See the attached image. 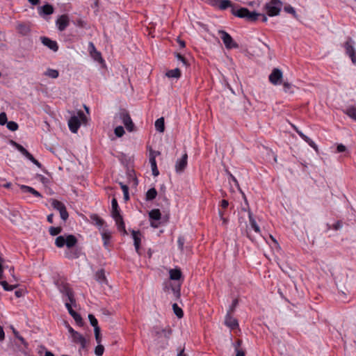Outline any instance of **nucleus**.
<instances>
[{
    "mask_svg": "<svg viewBox=\"0 0 356 356\" xmlns=\"http://www.w3.org/2000/svg\"><path fill=\"white\" fill-rule=\"evenodd\" d=\"M172 330L170 326L155 325L152 330V337L154 343L161 348H165L171 337Z\"/></svg>",
    "mask_w": 356,
    "mask_h": 356,
    "instance_id": "1",
    "label": "nucleus"
},
{
    "mask_svg": "<svg viewBox=\"0 0 356 356\" xmlns=\"http://www.w3.org/2000/svg\"><path fill=\"white\" fill-rule=\"evenodd\" d=\"M4 259L0 256V280L3 278V269L6 268ZM12 279H9V282L5 280H0V284L5 291H10L18 286L17 280L14 275V268L12 267L9 270Z\"/></svg>",
    "mask_w": 356,
    "mask_h": 356,
    "instance_id": "2",
    "label": "nucleus"
},
{
    "mask_svg": "<svg viewBox=\"0 0 356 356\" xmlns=\"http://www.w3.org/2000/svg\"><path fill=\"white\" fill-rule=\"evenodd\" d=\"M231 13L233 15L245 19L248 22H255L261 15L256 12H250L246 8H241L236 5L234 7H232Z\"/></svg>",
    "mask_w": 356,
    "mask_h": 356,
    "instance_id": "3",
    "label": "nucleus"
},
{
    "mask_svg": "<svg viewBox=\"0 0 356 356\" xmlns=\"http://www.w3.org/2000/svg\"><path fill=\"white\" fill-rule=\"evenodd\" d=\"M77 241V238L72 234L59 236L55 240V245L59 248L66 245L70 249L75 246Z\"/></svg>",
    "mask_w": 356,
    "mask_h": 356,
    "instance_id": "4",
    "label": "nucleus"
},
{
    "mask_svg": "<svg viewBox=\"0 0 356 356\" xmlns=\"http://www.w3.org/2000/svg\"><path fill=\"white\" fill-rule=\"evenodd\" d=\"M111 207H112V216L114 218L118 229L120 230H122L124 234H127V232L125 230V226L124 223L122 219V216L120 213V211L118 209V202L115 198H113L111 201Z\"/></svg>",
    "mask_w": 356,
    "mask_h": 356,
    "instance_id": "5",
    "label": "nucleus"
},
{
    "mask_svg": "<svg viewBox=\"0 0 356 356\" xmlns=\"http://www.w3.org/2000/svg\"><path fill=\"white\" fill-rule=\"evenodd\" d=\"M282 6V3L280 0H270V2L266 3L265 8L267 14L270 16H277L280 14Z\"/></svg>",
    "mask_w": 356,
    "mask_h": 356,
    "instance_id": "6",
    "label": "nucleus"
},
{
    "mask_svg": "<svg viewBox=\"0 0 356 356\" xmlns=\"http://www.w3.org/2000/svg\"><path fill=\"white\" fill-rule=\"evenodd\" d=\"M86 118L82 111L78 113V116H72L68 121L70 130L73 133H76L81 125V120L85 121Z\"/></svg>",
    "mask_w": 356,
    "mask_h": 356,
    "instance_id": "7",
    "label": "nucleus"
},
{
    "mask_svg": "<svg viewBox=\"0 0 356 356\" xmlns=\"http://www.w3.org/2000/svg\"><path fill=\"white\" fill-rule=\"evenodd\" d=\"M220 35L225 47L228 49H236L238 47V44L233 40L232 36L225 31L219 30Z\"/></svg>",
    "mask_w": 356,
    "mask_h": 356,
    "instance_id": "8",
    "label": "nucleus"
},
{
    "mask_svg": "<svg viewBox=\"0 0 356 356\" xmlns=\"http://www.w3.org/2000/svg\"><path fill=\"white\" fill-rule=\"evenodd\" d=\"M282 72L278 68H275L269 75V81L273 85H279L282 83Z\"/></svg>",
    "mask_w": 356,
    "mask_h": 356,
    "instance_id": "9",
    "label": "nucleus"
},
{
    "mask_svg": "<svg viewBox=\"0 0 356 356\" xmlns=\"http://www.w3.org/2000/svg\"><path fill=\"white\" fill-rule=\"evenodd\" d=\"M70 24V18L67 15H60L56 20V24L60 31H63Z\"/></svg>",
    "mask_w": 356,
    "mask_h": 356,
    "instance_id": "10",
    "label": "nucleus"
},
{
    "mask_svg": "<svg viewBox=\"0 0 356 356\" xmlns=\"http://www.w3.org/2000/svg\"><path fill=\"white\" fill-rule=\"evenodd\" d=\"M345 49L346 54L350 56L351 60L353 63H356V55L355 51L353 47V42L351 39L348 40L345 43Z\"/></svg>",
    "mask_w": 356,
    "mask_h": 356,
    "instance_id": "11",
    "label": "nucleus"
},
{
    "mask_svg": "<svg viewBox=\"0 0 356 356\" xmlns=\"http://www.w3.org/2000/svg\"><path fill=\"white\" fill-rule=\"evenodd\" d=\"M72 340L74 343L80 345V349H85L87 346V340L86 338L79 332H76L72 336Z\"/></svg>",
    "mask_w": 356,
    "mask_h": 356,
    "instance_id": "12",
    "label": "nucleus"
},
{
    "mask_svg": "<svg viewBox=\"0 0 356 356\" xmlns=\"http://www.w3.org/2000/svg\"><path fill=\"white\" fill-rule=\"evenodd\" d=\"M59 291L63 294L67 296L69 301L71 303H74L75 302V300L74 298V294L72 291L71 289L69 287L68 284H62L59 286Z\"/></svg>",
    "mask_w": 356,
    "mask_h": 356,
    "instance_id": "13",
    "label": "nucleus"
},
{
    "mask_svg": "<svg viewBox=\"0 0 356 356\" xmlns=\"http://www.w3.org/2000/svg\"><path fill=\"white\" fill-rule=\"evenodd\" d=\"M188 155L185 153L180 159H178L175 164V170L178 173L182 172L187 166Z\"/></svg>",
    "mask_w": 356,
    "mask_h": 356,
    "instance_id": "14",
    "label": "nucleus"
},
{
    "mask_svg": "<svg viewBox=\"0 0 356 356\" xmlns=\"http://www.w3.org/2000/svg\"><path fill=\"white\" fill-rule=\"evenodd\" d=\"M225 324L232 330L236 329L238 326L237 320L231 316L229 312L225 316Z\"/></svg>",
    "mask_w": 356,
    "mask_h": 356,
    "instance_id": "15",
    "label": "nucleus"
},
{
    "mask_svg": "<svg viewBox=\"0 0 356 356\" xmlns=\"http://www.w3.org/2000/svg\"><path fill=\"white\" fill-rule=\"evenodd\" d=\"M71 304L72 303L70 302H66L65 307H67L70 314L73 317V318L74 319L76 323L79 325H82L83 321H82L81 316L78 313H76L74 310L72 309Z\"/></svg>",
    "mask_w": 356,
    "mask_h": 356,
    "instance_id": "16",
    "label": "nucleus"
},
{
    "mask_svg": "<svg viewBox=\"0 0 356 356\" xmlns=\"http://www.w3.org/2000/svg\"><path fill=\"white\" fill-rule=\"evenodd\" d=\"M42 43L49 48L51 50L54 51H56L58 49V44L56 41L51 40L48 38L42 37L41 38Z\"/></svg>",
    "mask_w": 356,
    "mask_h": 356,
    "instance_id": "17",
    "label": "nucleus"
},
{
    "mask_svg": "<svg viewBox=\"0 0 356 356\" xmlns=\"http://www.w3.org/2000/svg\"><path fill=\"white\" fill-rule=\"evenodd\" d=\"M122 118L126 129L129 131H132L134 129V123L129 114L123 113L122 115Z\"/></svg>",
    "mask_w": 356,
    "mask_h": 356,
    "instance_id": "18",
    "label": "nucleus"
},
{
    "mask_svg": "<svg viewBox=\"0 0 356 356\" xmlns=\"http://www.w3.org/2000/svg\"><path fill=\"white\" fill-rule=\"evenodd\" d=\"M131 234L134 241V246L136 248V251L139 253V248L140 245V233L138 231L133 230L131 232Z\"/></svg>",
    "mask_w": 356,
    "mask_h": 356,
    "instance_id": "19",
    "label": "nucleus"
},
{
    "mask_svg": "<svg viewBox=\"0 0 356 356\" xmlns=\"http://www.w3.org/2000/svg\"><path fill=\"white\" fill-rule=\"evenodd\" d=\"M217 2L219 3L218 7L221 10H225L227 8H230L232 9V7L235 6V5L229 0H215V3Z\"/></svg>",
    "mask_w": 356,
    "mask_h": 356,
    "instance_id": "20",
    "label": "nucleus"
},
{
    "mask_svg": "<svg viewBox=\"0 0 356 356\" xmlns=\"http://www.w3.org/2000/svg\"><path fill=\"white\" fill-rule=\"evenodd\" d=\"M10 143L26 158H28L31 155V154L22 145L18 144L14 140H10Z\"/></svg>",
    "mask_w": 356,
    "mask_h": 356,
    "instance_id": "21",
    "label": "nucleus"
},
{
    "mask_svg": "<svg viewBox=\"0 0 356 356\" xmlns=\"http://www.w3.org/2000/svg\"><path fill=\"white\" fill-rule=\"evenodd\" d=\"M10 143L26 158H28L31 155V154L22 145L18 144L14 140H10Z\"/></svg>",
    "mask_w": 356,
    "mask_h": 356,
    "instance_id": "22",
    "label": "nucleus"
},
{
    "mask_svg": "<svg viewBox=\"0 0 356 356\" xmlns=\"http://www.w3.org/2000/svg\"><path fill=\"white\" fill-rule=\"evenodd\" d=\"M17 30L20 34L26 35L30 32V26L26 24H19Z\"/></svg>",
    "mask_w": 356,
    "mask_h": 356,
    "instance_id": "23",
    "label": "nucleus"
},
{
    "mask_svg": "<svg viewBox=\"0 0 356 356\" xmlns=\"http://www.w3.org/2000/svg\"><path fill=\"white\" fill-rule=\"evenodd\" d=\"M54 13V8L50 4H46L40 8V14L51 15Z\"/></svg>",
    "mask_w": 356,
    "mask_h": 356,
    "instance_id": "24",
    "label": "nucleus"
},
{
    "mask_svg": "<svg viewBox=\"0 0 356 356\" xmlns=\"http://www.w3.org/2000/svg\"><path fill=\"white\" fill-rule=\"evenodd\" d=\"M169 273L170 278L172 280H179L181 277V272L179 269H171Z\"/></svg>",
    "mask_w": 356,
    "mask_h": 356,
    "instance_id": "25",
    "label": "nucleus"
},
{
    "mask_svg": "<svg viewBox=\"0 0 356 356\" xmlns=\"http://www.w3.org/2000/svg\"><path fill=\"white\" fill-rule=\"evenodd\" d=\"M155 128L156 129L162 133L164 131L165 125H164V119L163 118H159L155 122Z\"/></svg>",
    "mask_w": 356,
    "mask_h": 356,
    "instance_id": "26",
    "label": "nucleus"
},
{
    "mask_svg": "<svg viewBox=\"0 0 356 356\" xmlns=\"http://www.w3.org/2000/svg\"><path fill=\"white\" fill-rule=\"evenodd\" d=\"M51 206L54 209L58 210L59 211V213L60 212V211H62L66 208L65 204L63 202H61L57 200H53L51 201Z\"/></svg>",
    "mask_w": 356,
    "mask_h": 356,
    "instance_id": "27",
    "label": "nucleus"
},
{
    "mask_svg": "<svg viewBox=\"0 0 356 356\" xmlns=\"http://www.w3.org/2000/svg\"><path fill=\"white\" fill-rule=\"evenodd\" d=\"M248 215H249V220H250V224L251 227L254 230L255 232L259 233L260 232L259 227L257 224L255 220L253 218L252 213L250 211H249Z\"/></svg>",
    "mask_w": 356,
    "mask_h": 356,
    "instance_id": "28",
    "label": "nucleus"
},
{
    "mask_svg": "<svg viewBox=\"0 0 356 356\" xmlns=\"http://www.w3.org/2000/svg\"><path fill=\"white\" fill-rule=\"evenodd\" d=\"M166 76L170 78H179L181 76V72L179 68L169 70L166 72Z\"/></svg>",
    "mask_w": 356,
    "mask_h": 356,
    "instance_id": "29",
    "label": "nucleus"
},
{
    "mask_svg": "<svg viewBox=\"0 0 356 356\" xmlns=\"http://www.w3.org/2000/svg\"><path fill=\"white\" fill-rule=\"evenodd\" d=\"M157 195V191L154 188L149 189L146 193V200L150 201L154 200Z\"/></svg>",
    "mask_w": 356,
    "mask_h": 356,
    "instance_id": "30",
    "label": "nucleus"
},
{
    "mask_svg": "<svg viewBox=\"0 0 356 356\" xmlns=\"http://www.w3.org/2000/svg\"><path fill=\"white\" fill-rule=\"evenodd\" d=\"M345 113L348 115L350 118L353 119L356 121V107L355 106H350L348 107Z\"/></svg>",
    "mask_w": 356,
    "mask_h": 356,
    "instance_id": "31",
    "label": "nucleus"
},
{
    "mask_svg": "<svg viewBox=\"0 0 356 356\" xmlns=\"http://www.w3.org/2000/svg\"><path fill=\"white\" fill-rule=\"evenodd\" d=\"M161 212L159 211V209H152L149 213V216L151 219H153V220H158L161 218Z\"/></svg>",
    "mask_w": 356,
    "mask_h": 356,
    "instance_id": "32",
    "label": "nucleus"
},
{
    "mask_svg": "<svg viewBox=\"0 0 356 356\" xmlns=\"http://www.w3.org/2000/svg\"><path fill=\"white\" fill-rule=\"evenodd\" d=\"M96 279L99 282L103 283L106 282V277L104 270H98L96 273Z\"/></svg>",
    "mask_w": 356,
    "mask_h": 356,
    "instance_id": "33",
    "label": "nucleus"
},
{
    "mask_svg": "<svg viewBox=\"0 0 356 356\" xmlns=\"http://www.w3.org/2000/svg\"><path fill=\"white\" fill-rule=\"evenodd\" d=\"M172 309L174 313L178 318H182L184 316V312L182 309L177 305V304L175 303L172 305Z\"/></svg>",
    "mask_w": 356,
    "mask_h": 356,
    "instance_id": "34",
    "label": "nucleus"
},
{
    "mask_svg": "<svg viewBox=\"0 0 356 356\" xmlns=\"http://www.w3.org/2000/svg\"><path fill=\"white\" fill-rule=\"evenodd\" d=\"M44 74L49 77H51L52 79H56L58 76V70H53V69H48Z\"/></svg>",
    "mask_w": 356,
    "mask_h": 356,
    "instance_id": "35",
    "label": "nucleus"
},
{
    "mask_svg": "<svg viewBox=\"0 0 356 356\" xmlns=\"http://www.w3.org/2000/svg\"><path fill=\"white\" fill-rule=\"evenodd\" d=\"M88 319H89V321H90L91 325L94 327V330L95 328H99V327L98 325V321L93 314H89Z\"/></svg>",
    "mask_w": 356,
    "mask_h": 356,
    "instance_id": "36",
    "label": "nucleus"
},
{
    "mask_svg": "<svg viewBox=\"0 0 356 356\" xmlns=\"http://www.w3.org/2000/svg\"><path fill=\"white\" fill-rule=\"evenodd\" d=\"M62 231V228L60 227H50L49 229V234L51 236H56L59 234Z\"/></svg>",
    "mask_w": 356,
    "mask_h": 356,
    "instance_id": "37",
    "label": "nucleus"
},
{
    "mask_svg": "<svg viewBox=\"0 0 356 356\" xmlns=\"http://www.w3.org/2000/svg\"><path fill=\"white\" fill-rule=\"evenodd\" d=\"M159 154H160L159 152H153V151H152L150 152L149 163H150L151 166L153 165L156 164V156L157 155H159Z\"/></svg>",
    "mask_w": 356,
    "mask_h": 356,
    "instance_id": "38",
    "label": "nucleus"
},
{
    "mask_svg": "<svg viewBox=\"0 0 356 356\" xmlns=\"http://www.w3.org/2000/svg\"><path fill=\"white\" fill-rule=\"evenodd\" d=\"M92 220L97 225V226H102L104 224V220L100 218L97 215H92L91 216Z\"/></svg>",
    "mask_w": 356,
    "mask_h": 356,
    "instance_id": "39",
    "label": "nucleus"
},
{
    "mask_svg": "<svg viewBox=\"0 0 356 356\" xmlns=\"http://www.w3.org/2000/svg\"><path fill=\"white\" fill-rule=\"evenodd\" d=\"M102 239L104 241V246H107L111 239V234L109 232H104L102 234Z\"/></svg>",
    "mask_w": 356,
    "mask_h": 356,
    "instance_id": "40",
    "label": "nucleus"
},
{
    "mask_svg": "<svg viewBox=\"0 0 356 356\" xmlns=\"http://www.w3.org/2000/svg\"><path fill=\"white\" fill-rule=\"evenodd\" d=\"M97 344L95 349V353L97 356H102L104 351V347L100 343Z\"/></svg>",
    "mask_w": 356,
    "mask_h": 356,
    "instance_id": "41",
    "label": "nucleus"
},
{
    "mask_svg": "<svg viewBox=\"0 0 356 356\" xmlns=\"http://www.w3.org/2000/svg\"><path fill=\"white\" fill-rule=\"evenodd\" d=\"M6 124L7 128L12 131H15L18 129V124L15 122L10 121L8 122Z\"/></svg>",
    "mask_w": 356,
    "mask_h": 356,
    "instance_id": "42",
    "label": "nucleus"
},
{
    "mask_svg": "<svg viewBox=\"0 0 356 356\" xmlns=\"http://www.w3.org/2000/svg\"><path fill=\"white\" fill-rule=\"evenodd\" d=\"M94 332H95V337L96 342L97 343H100L101 341H102V336H101V334H100V327L99 328H95L94 330Z\"/></svg>",
    "mask_w": 356,
    "mask_h": 356,
    "instance_id": "43",
    "label": "nucleus"
},
{
    "mask_svg": "<svg viewBox=\"0 0 356 356\" xmlns=\"http://www.w3.org/2000/svg\"><path fill=\"white\" fill-rule=\"evenodd\" d=\"M115 134L118 136V137H121L124 135V128L122 127V126H118L115 129Z\"/></svg>",
    "mask_w": 356,
    "mask_h": 356,
    "instance_id": "44",
    "label": "nucleus"
},
{
    "mask_svg": "<svg viewBox=\"0 0 356 356\" xmlns=\"http://www.w3.org/2000/svg\"><path fill=\"white\" fill-rule=\"evenodd\" d=\"M184 243H185V239L183 236H179L178 238V240H177V243H178V248L179 249L183 252L184 251Z\"/></svg>",
    "mask_w": 356,
    "mask_h": 356,
    "instance_id": "45",
    "label": "nucleus"
},
{
    "mask_svg": "<svg viewBox=\"0 0 356 356\" xmlns=\"http://www.w3.org/2000/svg\"><path fill=\"white\" fill-rule=\"evenodd\" d=\"M20 188L22 190V191L24 193H32L33 191H34V188H32L31 186H25V185H21L20 186Z\"/></svg>",
    "mask_w": 356,
    "mask_h": 356,
    "instance_id": "46",
    "label": "nucleus"
},
{
    "mask_svg": "<svg viewBox=\"0 0 356 356\" xmlns=\"http://www.w3.org/2000/svg\"><path fill=\"white\" fill-rule=\"evenodd\" d=\"M7 122V116L5 113H0V124L4 125Z\"/></svg>",
    "mask_w": 356,
    "mask_h": 356,
    "instance_id": "47",
    "label": "nucleus"
},
{
    "mask_svg": "<svg viewBox=\"0 0 356 356\" xmlns=\"http://www.w3.org/2000/svg\"><path fill=\"white\" fill-rule=\"evenodd\" d=\"M60 218H62V220H63L64 221H65L68 218L69 215L66 210V208L65 209L60 211Z\"/></svg>",
    "mask_w": 356,
    "mask_h": 356,
    "instance_id": "48",
    "label": "nucleus"
},
{
    "mask_svg": "<svg viewBox=\"0 0 356 356\" xmlns=\"http://www.w3.org/2000/svg\"><path fill=\"white\" fill-rule=\"evenodd\" d=\"M284 10L286 12V13H291L292 14L294 17H296V10L295 9L289 6H286L284 8Z\"/></svg>",
    "mask_w": 356,
    "mask_h": 356,
    "instance_id": "49",
    "label": "nucleus"
},
{
    "mask_svg": "<svg viewBox=\"0 0 356 356\" xmlns=\"http://www.w3.org/2000/svg\"><path fill=\"white\" fill-rule=\"evenodd\" d=\"M172 291L174 295L177 298H179L180 296V287H179V286H172Z\"/></svg>",
    "mask_w": 356,
    "mask_h": 356,
    "instance_id": "50",
    "label": "nucleus"
},
{
    "mask_svg": "<svg viewBox=\"0 0 356 356\" xmlns=\"http://www.w3.org/2000/svg\"><path fill=\"white\" fill-rule=\"evenodd\" d=\"M283 86H284V92H288L290 91V89L291 88L292 85L290 83L287 82V81H284L283 83Z\"/></svg>",
    "mask_w": 356,
    "mask_h": 356,
    "instance_id": "51",
    "label": "nucleus"
},
{
    "mask_svg": "<svg viewBox=\"0 0 356 356\" xmlns=\"http://www.w3.org/2000/svg\"><path fill=\"white\" fill-rule=\"evenodd\" d=\"M29 160H30L32 163H33L35 165H37L38 168H41V164L38 161H37L31 154L27 158Z\"/></svg>",
    "mask_w": 356,
    "mask_h": 356,
    "instance_id": "52",
    "label": "nucleus"
},
{
    "mask_svg": "<svg viewBox=\"0 0 356 356\" xmlns=\"http://www.w3.org/2000/svg\"><path fill=\"white\" fill-rule=\"evenodd\" d=\"M346 150V147L345 145H343V144H339L337 145V152L340 153V152H343Z\"/></svg>",
    "mask_w": 356,
    "mask_h": 356,
    "instance_id": "53",
    "label": "nucleus"
},
{
    "mask_svg": "<svg viewBox=\"0 0 356 356\" xmlns=\"http://www.w3.org/2000/svg\"><path fill=\"white\" fill-rule=\"evenodd\" d=\"M176 57L178 60L181 61L184 65H186V60L184 56H182L181 54H177L176 55Z\"/></svg>",
    "mask_w": 356,
    "mask_h": 356,
    "instance_id": "54",
    "label": "nucleus"
},
{
    "mask_svg": "<svg viewBox=\"0 0 356 356\" xmlns=\"http://www.w3.org/2000/svg\"><path fill=\"white\" fill-rule=\"evenodd\" d=\"M296 132L298 134V135L306 142L309 140V137H307L306 135H305L302 131L298 130L296 129Z\"/></svg>",
    "mask_w": 356,
    "mask_h": 356,
    "instance_id": "55",
    "label": "nucleus"
},
{
    "mask_svg": "<svg viewBox=\"0 0 356 356\" xmlns=\"http://www.w3.org/2000/svg\"><path fill=\"white\" fill-rule=\"evenodd\" d=\"M151 168H152V174H153V175H154V176H157V175H159V170H158V169H157V165H156V164L152 165V166H151Z\"/></svg>",
    "mask_w": 356,
    "mask_h": 356,
    "instance_id": "56",
    "label": "nucleus"
},
{
    "mask_svg": "<svg viewBox=\"0 0 356 356\" xmlns=\"http://www.w3.org/2000/svg\"><path fill=\"white\" fill-rule=\"evenodd\" d=\"M312 147H313L314 149L317 150V146L315 144V143L311 140L309 138V140L307 141H306Z\"/></svg>",
    "mask_w": 356,
    "mask_h": 356,
    "instance_id": "57",
    "label": "nucleus"
},
{
    "mask_svg": "<svg viewBox=\"0 0 356 356\" xmlns=\"http://www.w3.org/2000/svg\"><path fill=\"white\" fill-rule=\"evenodd\" d=\"M312 147H313L314 149L317 150V146L315 144V143L311 140L309 138V140L307 141H306Z\"/></svg>",
    "mask_w": 356,
    "mask_h": 356,
    "instance_id": "58",
    "label": "nucleus"
},
{
    "mask_svg": "<svg viewBox=\"0 0 356 356\" xmlns=\"http://www.w3.org/2000/svg\"><path fill=\"white\" fill-rule=\"evenodd\" d=\"M238 304V300L236 299L234 300H233V302H232V305L229 309V313L232 312L235 308V307Z\"/></svg>",
    "mask_w": 356,
    "mask_h": 356,
    "instance_id": "59",
    "label": "nucleus"
},
{
    "mask_svg": "<svg viewBox=\"0 0 356 356\" xmlns=\"http://www.w3.org/2000/svg\"><path fill=\"white\" fill-rule=\"evenodd\" d=\"M333 227L335 230H338L342 227V223L340 221H337L334 225Z\"/></svg>",
    "mask_w": 356,
    "mask_h": 356,
    "instance_id": "60",
    "label": "nucleus"
},
{
    "mask_svg": "<svg viewBox=\"0 0 356 356\" xmlns=\"http://www.w3.org/2000/svg\"><path fill=\"white\" fill-rule=\"evenodd\" d=\"M229 205V202L226 200H222L220 203V206L222 209H226Z\"/></svg>",
    "mask_w": 356,
    "mask_h": 356,
    "instance_id": "61",
    "label": "nucleus"
},
{
    "mask_svg": "<svg viewBox=\"0 0 356 356\" xmlns=\"http://www.w3.org/2000/svg\"><path fill=\"white\" fill-rule=\"evenodd\" d=\"M5 338V334L3 329L1 326H0V341H3Z\"/></svg>",
    "mask_w": 356,
    "mask_h": 356,
    "instance_id": "62",
    "label": "nucleus"
},
{
    "mask_svg": "<svg viewBox=\"0 0 356 356\" xmlns=\"http://www.w3.org/2000/svg\"><path fill=\"white\" fill-rule=\"evenodd\" d=\"M15 294L17 298H20L23 296V291H22V290L15 291Z\"/></svg>",
    "mask_w": 356,
    "mask_h": 356,
    "instance_id": "63",
    "label": "nucleus"
},
{
    "mask_svg": "<svg viewBox=\"0 0 356 356\" xmlns=\"http://www.w3.org/2000/svg\"><path fill=\"white\" fill-rule=\"evenodd\" d=\"M236 356H245V353L242 350H238L236 348Z\"/></svg>",
    "mask_w": 356,
    "mask_h": 356,
    "instance_id": "64",
    "label": "nucleus"
}]
</instances>
